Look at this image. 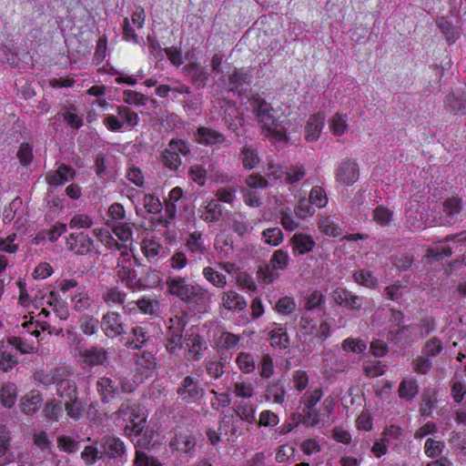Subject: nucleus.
I'll return each mask as SVG.
<instances>
[{
  "label": "nucleus",
  "mask_w": 466,
  "mask_h": 466,
  "mask_svg": "<svg viewBox=\"0 0 466 466\" xmlns=\"http://www.w3.org/2000/svg\"><path fill=\"white\" fill-rule=\"evenodd\" d=\"M134 466H163L159 460L153 457L145 451L137 449L136 451Z\"/></svg>",
  "instance_id": "nucleus-40"
},
{
  "label": "nucleus",
  "mask_w": 466,
  "mask_h": 466,
  "mask_svg": "<svg viewBox=\"0 0 466 466\" xmlns=\"http://www.w3.org/2000/svg\"><path fill=\"white\" fill-rule=\"evenodd\" d=\"M419 393V384L415 378L403 379L398 389V395L401 400L410 402Z\"/></svg>",
  "instance_id": "nucleus-23"
},
{
  "label": "nucleus",
  "mask_w": 466,
  "mask_h": 466,
  "mask_svg": "<svg viewBox=\"0 0 466 466\" xmlns=\"http://www.w3.org/2000/svg\"><path fill=\"white\" fill-rule=\"evenodd\" d=\"M240 158L245 168L252 169L259 162L257 150L251 147H243L240 152Z\"/></svg>",
  "instance_id": "nucleus-37"
},
{
  "label": "nucleus",
  "mask_w": 466,
  "mask_h": 466,
  "mask_svg": "<svg viewBox=\"0 0 466 466\" xmlns=\"http://www.w3.org/2000/svg\"><path fill=\"white\" fill-rule=\"evenodd\" d=\"M56 394L61 399V402L76 397L77 388L76 382L65 376H61L56 383Z\"/></svg>",
  "instance_id": "nucleus-24"
},
{
  "label": "nucleus",
  "mask_w": 466,
  "mask_h": 466,
  "mask_svg": "<svg viewBox=\"0 0 466 466\" xmlns=\"http://www.w3.org/2000/svg\"><path fill=\"white\" fill-rule=\"evenodd\" d=\"M222 302L225 309L243 310L247 307L245 299L236 291L229 290L223 294Z\"/></svg>",
  "instance_id": "nucleus-28"
},
{
  "label": "nucleus",
  "mask_w": 466,
  "mask_h": 466,
  "mask_svg": "<svg viewBox=\"0 0 466 466\" xmlns=\"http://www.w3.org/2000/svg\"><path fill=\"white\" fill-rule=\"evenodd\" d=\"M65 406V410L66 414L74 419L78 420L83 414V405L79 400L78 397L72 398L71 400H66L63 402Z\"/></svg>",
  "instance_id": "nucleus-39"
},
{
  "label": "nucleus",
  "mask_w": 466,
  "mask_h": 466,
  "mask_svg": "<svg viewBox=\"0 0 466 466\" xmlns=\"http://www.w3.org/2000/svg\"><path fill=\"white\" fill-rule=\"evenodd\" d=\"M147 329L143 326L137 325L132 327L129 334L132 335V339L122 338V341L125 346L134 350H139L146 345L148 339Z\"/></svg>",
  "instance_id": "nucleus-19"
},
{
  "label": "nucleus",
  "mask_w": 466,
  "mask_h": 466,
  "mask_svg": "<svg viewBox=\"0 0 466 466\" xmlns=\"http://www.w3.org/2000/svg\"><path fill=\"white\" fill-rule=\"evenodd\" d=\"M249 105L258 121L267 130L268 135L272 136L278 142L288 143L289 141L290 138L287 127L289 121L280 119L281 116L278 114L277 110L269 103L261 97H253L249 100Z\"/></svg>",
  "instance_id": "nucleus-1"
},
{
  "label": "nucleus",
  "mask_w": 466,
  "mask_h": 466,
  "mask_svg": "<svg viewBox=\"0 0 466 466\" xmlns=\"http://www.w3.org/2000/svg\"><path fill=\"white\" fill-rule=\"evenodd\" d=\"M78 351L82 362L88 366L94 367L103 365L107 360V352L103 348L91 347L89 349H76Z\"/></svg>",
  "instance_id": "nucleus-14"
},
{
  "label": "nucleus",
  "mask_w": 466,
  "mask_h": 466,
  "mask_svg": "<svg viewBox=\"0 0 466 466\" xmlns=\"http://www.w3.org/2000/svg\"><path fill=\"white\" fill-rule=\"evenodd\" d=\"M436 25L449 45L454 44L460 38V29L448 21L445 16L438 17Z\"/></svg>",
  "instance_id": "nucleus-25"
},
{
  "label": "nucleus",
  "mask_w": 466,
  "mask_h": 466,
  "mask_svg": "<svg viewBox=\"0 0 466 466\" xmlns=\"http://www.w3.org/2000/svg\"><path fill=\"white\" fill-rule=\"evenodd\" d=\"M222 216V208L218 200H210L206 206L205 211L200 218L207 222H216Z\"/></svg>",
  "instance_id": "nucleus-35"
},
{
  "label": "nucleus",
  "mask_w": 466,
  "mask_h": 466,
  "mask_svg": "<svg viewBox=\"0 0 466 466\" xmlns=\"http://www.w3.org/2000/svg\"><path fill=\"white\" fill-rule=\"evenodd\" d=\"M66 244L68 250L78 256L90 254L94 248V240L84 232L70 234Z\"/></svg>",
  "instance_id": "nucleus-9"
},
{
  "label": "nucleus",
  "mask_w": 466,
  "mask_h": 466,
  "mask_svg": "<svg viewBox=\"0 0 466 466\" xmlns=\"http://www.w3.org/2000/svg\"><path fill=\"white\" fill-rule=\"evenodd\" d=\"M236 361L239 369L245 373H249L255 370V360L249 353H239Z\"/></svg>",
  "instance_id": "nucleus-55"
},
{
  "label": "nucleus",
  "mask_w": 466,
  "mask_h": 466,
  "mask_svg": "<svg viewBox=\"0 0 466 466\" xmlns=\"http://www.w3.org/2000/svg\"><path fill=\"white\" fill-rule=\"evenodd\" d=\"M223 119L228 128L234 133H237L239 127L242 126L243 118L235 106H229L225 109Z\"/></svg>",
  "instance_id": "nucleus-32"
},
{
  "label": "nucleus",
  "mask_w": 466,
  "mask_h": 466,
  "mask_svg": "<svg viewBox=\"0 0 466 466\" xmlns=\"http://www.w3.org/2000/svg\"><path fill=\"white\" fill-rule=\"evenodd\" d=\"M75 170L66 165H61L56 171L47 174L46 181L50 186L59 187L75 177Z\"/></svg>",
  "instance_id": "nucleus-20"
},
{
  "label": "nucleus",
  "mask_w": 466,
  "mask_h": 466,
  "mask_svg": "<svg viewBox=\"0 0 466 466\" xmlns=\"http://www.w3.org/2000/svg\"><path fill=\"white\" fill-rule=\"evenodd\" d=\"M444 447L443 441L429 438L424 443V452L429 458L434 459L441 454Z\"/></svg>",
  "instance_id": "nucleus-44"
},
{
  "label": "nucleus",
  "mask_w": 466,
  "mask_h": 466,
  "mask_svg": "<svg viewBox=\"0 0 466 466\" xmlns=\"http://www.w3.org/2000/svg\"><path fill=\"white\" fill-rule=\"evenodd\" d=\"M100 447L103 450V455L109 459H122L126 454V445L124 441L116 436L106 435L100 440Z\"/></svg>",
  "instance_id": "nucleus-11"
},
{
  "label": "nucleus",
  "mask_w": 466,
  "mask_h": 466,
  "mask_svg": "<svg viewBox=\"0 0 466 466\" xmlns=\"http://www.w3.org/2000/svg\"><path fill=\"white\" fill-rule=\"evenodd\" d=\"M126 296L125 292L120 291L116 288H111L103 294V299L107 304L113 303L121 305L125 302Z\"/></svg>",
  "instance_id": "nucleus-56"
},
{
  "label": "nucleus",
  "mask_w": 466,
  "mask_h": 466,
  "mask_svg": "<svg viewBox=\"0 0 466 466\" xmlns=\"http://www.w3.org/2000/svg\"><path fill=\"white\" fill-rule=\"evenodd\" d=\"M463 209L462 199L458 197L447 198L439 210V220L442 225H453L461 217Z\"/></svg>",
  "instance_id": "nucleus-4"
},
{
  "label": "nucleus",
  "mask_w": 466,
  "mask_h": 466,
  "mask_svg": "<svg viewBox=\"0 0 466 466\" xmlns=\"http://www.w3.org/2000/svg\"><path fill=\"white\" fill-rule=\"evenodd\" d=\"M167 147L172 150V152L176 153L178 157L187 156L190 154V148L188 144L182 139H171L167 145Z\"/></svg>",
  "instance_id": "nucleus-63"
},
{
  "label": "nucleus",
  "mask_w": 466,
  "mask_h": 466,
  "mask_svg": "<svg viewBox=\"0 0 466 466\" xmlns=\"http://www.w3.org/2000/svg\"><path fill=\"white\" fill-rule=\"evenodd\" d=\"M239 339V337L233 333L223 331L218 339V346L223 350H231L238 346Z\"/></svg>",
  "instance_id": "nucleus-50"
},
{
  "label": "nucleus",
  "mask_w": 466,
  "mask_h": 466,
  "mask_svg": "<svg viewBox=\"0 0 466 466\" xmlns=\"http://www.w3.org/2000/svg\"><path fill=\"white\" fill-rule=\"evenodd\" d=\"M205 279L218 288H223L227 284L226 276L215 270L211 267L203 269Z\"/></svg>",
  "instance_id": "nucleus-48"
},
{
  "label": "nucleus",
  "mask_w": 466,
  "mask_h": 466,
  "mask_svg": "<svg viewBox=\"0 0 466 466\" xmlns=\"http://www.w3.org/2000/svg\"><path fill=\"white\" fill-rule=\"evenodd\" d=\"M309 201L318 208H324L328 203V197L323 187L315 186L311 188Z\"/></svg>",
  "instance_id": "nucleus-46"
},
{
  "label": "nucleus",
  "mask_w": 466,
  "mask_h": 466,
  "mask_svg": "<svg viewBox=\"0 0 466 466\" xmlns=\"http://www.w3.org/2000/svg\"><path fill=\"white\" fill-rule=\"evenodd\" d=\"M360 171L358 164L346 158L339 163L336 170V181L343 186H351L359 178Z\"/></svg>",
  "instance_id": "nucleus-10"
},
{
  "label": "nucleus",
  "mask_w": 466,
  "mask_h": 466,
  "mask_svg": "<svg viewBox=\"0 0 466 466\" xmlns=\"http://www.w3.org/2000/svg\"><path fill=\"white\" fill-rule=\"evenodd\" d=\"M319 230L329 237H339L341 234V228L330 217H322L319 220Z\"/></svg>",
  "instance_id": "nucleus-36"
},
{
  "label": "nucleus",
  "mask_w": 466,
  "mask_h": 466,
  "mask_svg": "<svg viewBox=\"0 0 466 466\" xmlns=\"http://www.w3.org/2000/svg\"><path fill=\"white\" fill-rule=\"evenodd\" d=\"M42 394L37 390H31L21 400V410L26 415L35 414L42 406Z\"/></svg>",
  "instance_id": "nucleus-21"
},
{
  "label": "nucleus",
  "mask_w": 466,
  "mask_h": 466,
  "mask_svg": "<svg viewBox=\"0 0 466 466\" xmlns=\"http://www.w3.org/2000/svg\"><path fill=\"white\" fill-rule=\"evenodd\" d=\"M324 301L325 299L322 293L319 290H315L307 297L304 307L308 310H313L319 308Z\"/></svg>",
  "instance_id": "nucleus-64"
},
{
  "label": "nucleus",
  "mask_w": 466,
  "mask_h": 466,
  "mask_svg": "<svg viewBox=\"0 0 466 466\" xmlns=\"http://www.w3.org/2000/svg\"><path fill=\"white\" fill-rule=\"evenodd\" d=\"M348 116L345 114L336 113L330 121V129L335 136H342L348 128Z\"/></svg>",
  "instance_id": "nucleus-42"
},
{
  "label": "nucleus",
  "mask_w": 466,
  "mask_h": 466,
  "mask_svg": "<svg viewBox=\"0 0 466 466\" xmlns=\"http://www.w3.org/2000/svg\"><path fill=\"white\" fill-rule=\"evenodd\" d=\"M196 137L197 141L204 146L211 147L221 144H225L228 147L230 146V142L227 140L224 134L207 127H199L197 130Z\"/></svg>",
  "instance_id": "nucleus-13"
},
{
  "label": "nucleus",
  "mask_w": 466,
  "mask_h": 466,
  "mask_svg": "<svg viewBox=\"0 0 466 466\" xmlns=\"http://www.w3.org/2000/svg\"><path fill=\"white\" fill-rule=\"evenodd\" d=\"M116 413L119 417L128 421L125 427L127 434H134L136 436L141 434L146 424V417L138 412V407L136 403L130 400L124 401Z\"/></svg>",
  "instance_id": "nucleus-3"
},
{
  "label": "nucleus",
  "mask_w": 466,
  "mask_h": 466,
  "mask_svg": "<svg viewBox=\"0 0 466 466\" xmlns=\"http://www.w3.org/2000/svg\"><path fill=\"white\" fill-rule=\"evenodd\" d=\"M188 75L190 76L192 82L198 88H202L206 86L208 78V73L197 64H190L187 67Z\"/></svg>",
  "instance_id": "nucleus-34"
},
{
  "label": "nucleus",
  "mask_w": 466,
  "mask_h": 466,
  "mask_svg": "<svg viewBox=\"0 0 466 466\" xmlns=\"http://www.w3.org/2000/svg\"><path fill=\"white\" fill-rule=\"evenodd\" d=\"M184 345L188 349L187 358L192 360H198L201 359V351L207 349L205 339L198 334H188L184 336Z\"/></svg>",
  "instance_id": "nucleus-16"
},
{
  "label": "nucleus",
  "mask_w": 466,
  "mask_h": 466,
  "mask_svg": "<svg viewBox=\"0 0 466 466\" xmlns=\"http://www.w3.org/2000/svg\"><path fill=\"white\" fill-rule=\"evenodd\" d=\"M201 237L202 234L198 231H194L189 235L187 245L191 252L199 254L204 253L205 248L203 247Z\"/></svg>",
  "instance_id": "nucleus-58"
},
{
  "label": "nucleus",
  "mask_w": 466,
  "mask_h": 466,
  "mask_svg": "<svg viewBox=\"0 0 466 466\" xmlns=\"http://www.w3.org/2000/svg\"><path fill=\"white\" fill-rule=\"evenodd\" d=\"M162 161L165 167L171 170H177L181 165L180 157L172 152L168 147L162 152Z\"/></svg>",
  "instance_id": "nucleus-52"
},
{
  "label": "nucleus",
  "mask_w": 466,
  "mask_h": 466,
  "mask_svg": "<svg viewBox=\"0 0 466 466\" xmlns=\"http://www.w3.org/2000/svg\"><path fill=\"white\" fill-rule=\"evenodd\" d=\"M352 278L357 284L366 288H375L378 283L376 278H374L372 273L369 270L361 269L356 271L352 275Z\"/></svg>",
  "instance_id": "nucleus-43"
},
{
  "label": "nucleus",
  "mask_w": 466,
  "mask_h": 466,
  "mask_svg": "<svg viewBox=\"0 0 466 466\" xmlns=\"http://www.w3.org/2000/svg\"><path fill=\"white\" fill-rule=\"evenodd\" d=\"M117 114L129 127H135L138 123V116L129 107L120 106L117 107Z\"/></svg>",
  "instance_id": "nucleus-62"
},
{
  "label": "nucleus",
  "mask_w": 466,
  "mask_h": 466,
  "mask_svg": "<svg viewBox=\"0 0 466 466\" xmlns=\"http://www.w3.org/2000/svg\"><path fill=\"white\" fill-rule=\"evenodd\" d=\"M331 299L339 307L352 310H359L362 308L364 298L354 294L352 291L338 287L330 294Z\"/></svg>",
  "instance_id": "nucleus-7"
},
{
  "label": "nucleus",
  "mask_w": 466,
  "mask_h": 466,
  "mask_svg": "<svg viewBox=\"0 0 466 466\" xmlns=\"http://www.w3.org/2000/svg\"><path fill=\"white\" fill-rule=\"evenodd\" d=\"M279 179H283L289 185H294L306 176V168L302 165H295L286 168H279Z\"/></svg>",
  "instance_id": "nucleus-22"
},
{
  "label": "nucleus",
  "mask_w": 466,
  "mask_h": 466,
  "mask_svg": "<svg viewBox=\"0 0 466 466\" xmlns=\"http://www.w3.org/2000/svg\"><path fill=\"white\" fill-rule=\"evenodd\" d=\"M276 309L280 314H291L296 309V302L291 297H283L276 304Z\"/></svg>",
  "instance_id": "nucleus-59"
},
{
  "label": "nucleus",
  "mask_w": 466,
  "mask_h": 466,
  "mask_svg": "<svg viewBox=\"0 0 466 466\" xmlns=\"http://www.w3.org/2000/svg\"><path fill=\"white\" fill-rule=\"evenodd\" d=\"M323 396L322 390L320 388H317L314 390H307L302 396L300 401L303 403L306 409L314 408L317 403L321 400Z\"/></svg>",
  "instance_id": "nucleus-47"
},
{
  "label": "nucleus",
  "mask_w": 466,
  "mask_h": 466,
  "mask_svg": "<svg viewBox=\"0 0 466 466\" xmlns=\"http://www.w3.org/2000/svg\"><path fill=\"white\" fill-rule=\"evenodd\" d=\"M442 341L439 338L433 337L426 341L421 352L423 355L430 358L438 356L442 351Z\"/></svg>",
  "instance_id": "nucleus-45"
},
{
  "label": "nucleus",
  "mask_w": 466,
  "mask_h": 466,
  "mask_svg": "<svg viewBox=\"0 0 466 466\" xmlns=\"http://www.w3.org/2000/svg\"><path fill=\"white\" fill-rule=\"evenodd\" d=\"M66 375V369L62 367L56 368L50 372L37 371L34 374L35 380L43 386H50L57 383L61 376Z\"/></svg>",
  "instance_id": "nucleus-27"
},
{
  "label": "nucleus",
  "mask_w": 466,
  "mask_h": 466,
  "mask_svg": "<svg viewBox=\"0 0 466 466\" xmlns=\"http://www.w3.org/2000/svg\"><path fill=\"white\" fill-rule=\"evenodd\" d=\"M204 389L191 376L185 377L177 389V394L187 403H191L203 397Z\"/></svg>",
  "instance_id": "nucleus-8"
},
{
  "label": "nucleus",
  "mask_w": 466,
  "mask_h": 466,
  "mask_svg": "<svg viewBox=\"0 0 466 466\" xmlns=\"http://www.w3.org/2000/svg\"><path fill=\"white\" fill-rule=\"evenodd\" d=\"M294 250L303 255L312 250L315 241L311 237L304 234H296L291 238Z\"/></svg>",
  "instance_id": "nucleus-33"
},
{
  "label": "nucleus",
  "mask_w": 466,
  "mask_h": 466,
  "mask_svg": "<svg viewBox=\"0 0 466 466\" xmlns=\"http://www.w3.org/2000/svg\"><path fill=\"white\" fill-rule=\"evenodd\" d=\"M262 235L265 242L272 246H278L283 240V234L279 228H267Z\"/></svg>",
  "instance_id": "nucleus-54"
},
{
  "label": "nucleus",
  "mask_w": 466,
  "mask_h": 466,
  "mask_svg": "<svg viewBox=\"0 0 466 466\" xmlns=\"http://www.w3.org/2000/svg\"><path fill=\"white\" fill-rule=\"evenodd\" d=\"M166 284L168 292L190 305H203L208 300V293L201 286L190 284L182 277H168Z\"/></svg>",
  "instance_id": "nucleus-2"
},
{
  "label": "nucleus",
  "mask_w": 466,
  "mask_h": 466,
  "mask_svg": "<svg viewBox=\"0 0 466 466\" xmlns=\"http://www.w3.org/2000/svg\"><path fill=\"white\" fill-rule=\"evenodd\" d=\"M392 217V211L382 205L378 206L372 212L373 220L381 227L389 226Z\"/></svg>",
  "instance_id": "nucleus-38"
},
{
  "label": "nucleus",
  "mask_w": 466,
  "mask_h": 466,
  "mask_svg": "<svg viewBox=\"0 0 466 466\" xmlns=\"http://www.w3.org/2000/svg\"><path fill=\"white\" fill-rule=\"evenodd\" d=\"M289 261L288 252L283 249H278L273 253L269 266L267 265L265 268H260L258 273L266 283H271L278 278V274H275L273 270H284L288 267Z\"/></svg>",
  "instance_id": "nucleus-6"
},
{
  "label": "nucleus",
  "mask_w": 466,
  "mask_h": 466,
  "mask_svg": "<svg viewBox=\"0 0 466 466\" xmlns=\"http://www.w3.org/2000/svg\"><path fill=\"white\" fill-rule=\"evenodd\" d=\"M285 385L282 380H277L269 383L266 390L267 399H273V401L278 404H282L285 400Z\"/></svg>",
  "instance_id": "nucleus-30"
},
{
  "label": "nucleus",
  "mask_w": 466,
  "mask_h": 466,
  "mask_svg": "<svg viewBox=\"0 0 466 466\" xmlns=\"http://www.w3.org/2000/svg\"><path fill=\"white\" fill-rule=\"evenodd\" d=\"M415 329V325L410 324L402 326L397 330H392L389 333V338L396 344H402L407 341H414L417 339L415 336H412V332Z\"/></svg>",
  "instance_id": "nucleus-29"
},
{
  "label": "nucleus",
  "mask_w": 466,
  "mask_h": 466,
  "mask_svg": "<svg viewBox=\"0 0 466 466\" xmlns=\"http://www.w3.org/2000/svg\"><path fill=\"white\" fill-rule=\"evenodd\" d=\"M100 327L107 338L114 339L124 333L121 316L114 311L107 312L101 319Z\"/></svg>",
  "instance_id": "nucleus-12"
},
{
  "label": "nucleus",
  "mask_w": 466,
  "mask_h": 466,
  "mask_svg": "<svg viewBox=\"0 0 466 466\" xmlns=\"http://www.w3.org/2000/svg\"><path fill=\"white\" fill-rule=\"evenodd\" d=\"M99 321L96 318L86 315L80 319V329L84 334L91 336L96 332Z\"/></svg>",
  "instance_id": "nucleus-51"
},
{
  "label": "nucleus",
  "mask_w": 466,
  "mask_h": 466,
  "mask_svg": "<svg viewBox=\"0 0 466 466\" xmlns=\"http://www.w3.org/2000/svg\"><path fill=\"white\" fill-rule=\"evenodd\" d=\"M170 325L166 334L167 351L174 354L177 350L184 346V337L182 332L187 325V321L183 318L176 317L170 319Z\"/></svg>",
  "instance_id": "nucleus-5"
},
{
  "label": "nucleus",
  "mask_w": 466,
  "mask_h": 466,
  "mask_svg": "<svg viewBox=\"0 0 466 466\" xmlns=\"http://www.w3.org/2000/svg\"><path fill=\"white\" fill-rule=\"evenodd\" d=\"M103 457L96 445H87L81 452V458L86 465H93Z\"/></svg>",
  "instance_id": "nucleus-49"
},
{
  "label": "nucleus",
  "mask_w": 466,
  "mask_h": 466,
  "mask_svg": "<svg viewBox=\"0 0 466 466\" xmlns=\"http://www.w3.org/2000/svg\"><path fill=\"white\" fill-rule=\"evenodd\" d=\"M452 255V247L446 246H434L430 247L427 249V257L434 260H440L444 257H450Z\"/></svg>",
  "instance_id": "nucleus-57"
},
{
  "label": "nucleus",
  "mask_w": 466,
  "mask_h": 466,
  "mask_svg": "<svg viewBox=\"0 0 466 466\" xmlns=\"http://www.w3.org/2000/svg\"><path fill=\"white\" fill-rule=\"evenodd\" d=\"M196 446V440L190 435L180 434L170 441V447L183 453H189Z\"/></svg>",
  "instance_id": "nucleus-31"
},
{
  "label": "nucleus",
  "mask_w": 466,
  "mask_h": 466,
  "mask_svg": "<svg viewBox=\"0 0 466 466\" xmlns=\"http://www.w3.org/2000/svg\"><path fill=\"white\" fill-rule=\"evenodd\" d=\"M250 83V72L244 68H236L228 78V90L241 95L246 92Z\"/></svg>",
  "instance_id": "nucleus-15"
},
{
  "label": "nucleus",
  "mask_w": 466,
  "mask_h": 466,
  "mask_svg": "<svg viewBox=\"0 0 466 466\" xmlns=\"http://www.w3.org/2000/svg\"><path fill=\"white\" fill-rule=\"evenodd\" d=\"M234 393L238 397L249 399L254 394L253 385L248 381H238L234 384Z\"/></svg>",
  "instance_id": "nucleus-60"
},
{
  "label": "nucleus",
  "mask_w": 466,
  "mask_h": 466,
  "mask_svg": "<svg viewBox=\"0 0 466 466\" xmlns=\"http://www.w3.org/2000/svg\"><path fill=\"white\" fill-rule=\"evenodd\" d=\"M144 208L147 209L148 213L157 214L159 213L163 207L162 203L158 199V198L155 197L151 194H147L144 197Z\"/></svg>",
  "instance_id": "nucleus-61"
},
{
  "label": "nucleus",
  "mask_w": 466,
  "mask_h": 466,
  "mask_svg": "<svg viewBox=\"0 0 466 466\" xmlns=\"http://www.w3.org/2000/svg\"><path fill=\"white\" fill-rule=\"evenodd\" d=\"M116 276L123 282H126L127 287L131 288L134 280L136 279L135 271L129 266L117 264Z\"/></svg>",
  "instance_id": "nucleus-53"
},
{
  "label": "nucleus",
  "mask_w": 466,
  "mask_h": 466,
  "mask_svg": "<svg viewBox=\"0 0 466 466\" xmlns=\"http://www.w3.org/2000/svg\"><path fill=\"white\" fill-rule=\"evenodd\" d=\"M96 390L103 402H108L118 391L117 380L102 377L96 381Z\"/></svg>",
  "instance_id": "nucleus-18"
},
{
  "label": "nucleus",
  "mask_w": 466,
  "mask_h": 466,
  "mask_svg": "<svg viewBox=\"0 0 466 466\" xmlns=\"http://www.w3.org/2000/svg\"><path fill=\"white\" fill-rule=\"evenodd\" d=\"M16 399V386L13 383H6L1 388V401L6 408H11Z\"/></svg>",
  "instance_id": "nucleus-41"
},
{
  "label": "nucleus",
  "mask_w": 466,
  "mask_h": 466,
  "mask_svg": "<svg viewBox=\"0 0 466 466\" xmlns=\"http://www.w3.org/2000/svg\"><path fill=\"white\" fill-rule=\"evenodd\" d=\"M325 123L323 113H317L310 116L305 129V137L309 142H314L320 137Z\"/></svg>",
  "instance_id": "nucleus-17"
},
{
  "label": "nucleus",
  "mask_w": 466,
  "mask_h": 466,
  "mask_svg": "<svg viewBox=\"0 0 466 466\" xmlns=\"http://www.w3.org/2000/svg\"><path fill=\"white\" fill-rule=\"evenodd\" d=\"M270 345L279 350H287L289 348L290 339L287 332V329L279 326L269 331Z\"/></svg>",
  "instance_id": "nucleus-26"
}]
</instances>
